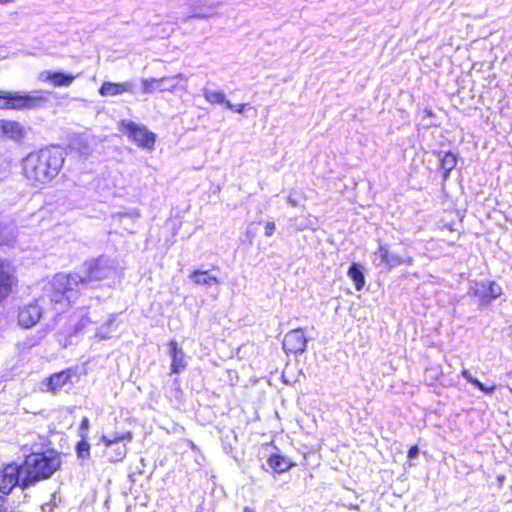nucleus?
<instances>
[{
	"label": "nucleus",
	"mask_w": 512,
	"mask_h": 512,
	"mask_svg": "<svg viewBox=\"0 0 512 512\" xmlns=\"http://www.w3.org/2000/svg\"><path fill=\"white\" fill-rule=\"evenodd\" d=\"M433 154L437 156L439 160V167L442 172V178L444 181H446L450 176V172L454 170L457 165V156L450 151H434Z\"/></svg>",
	"instance_id": "obj_20"
},
{
	"label": "nucleus",
	"mask_w": 512,
	"mask_h": 512,
	"mask_svg": "<svg viewBox=\"0 0 512 512\" xmlns=\"http://www.w3.org/2000/svg\"><path fill=\"white\" fill-rule=\"evenodd\" d=\"M377 254L381 263H383L387 269H392L400 265H411L413 262V258L411 256L401 257L391 254L387 245L380 244Z\"/></svg>",
	"instance_id": "obj_16"
},
{
	"label": "nucleus",
	"mask_w": 512,
	"mask_h": 512,
	"mask_svg": "<svg viewBox=\"0 0 512 512\" xmlns=\"http://www.w3.org/2000/svg\"><path fill=\"white\" fill-rule=\"evenodd\" d=\"M473 386H475L480 391H482V392H484L486 394H492L495 391V389H496L495 385L486 386L482 382H480L479 380L478 381H473Z\"/></svg>",
	"instance_id": "obj_28"
},
{
	"label": "nucleus",
	"mask_w": 512,
	"mask_h": 512,
	"mask_svg": "<svg viewBox=\"0 0 512 512\" xmlns=\"http://www.w3.org/2000/svg\"><path fill=\"white\" fill-rule=\"evenodd\" d=\"M15 241V235L8 226L0 219V247L9 246Z\"/></svg>",
	"instance_id": "obj_26"
},
{
	"label": "nucleus",
	"mask_w": 512,
	"mask_h": 512,
	"mask_svg": "<svg viewBox=\"0 0 512 512\" xmlns=\"http://www.w3.org/2000/svg\"><path fill=\"white\" fill-rule=\"evenodd\" d=\"M247 104L246 103H242V104H239V105H234L233 109H231L232 111L236 112V113H243L245 108H246Z\"/></svg>",
	"instance_id": "obj_34"
},
{
	"label": "nucleus",
	"mask_w": 512,
	"mask_h": 512,
	"mask_svg": "<svg viewBox=\"0 0 512 512\" xmlns=\"http://www.w3.org/2000/svg\"><path fill=\"white\" fill-rule=\"evenodd\" d=\"M347 275L353 281L357 291H361L364 288L366 281L361 265L352 263L348 268Z\"/></svg>",
	"instance_id": "obj_22"
},
{
	"label": "nucleus",
	"mask_w": 512,
	"mask_h": 512,
	"mask_svg": "<svg viewBox=\"0 0 512 512\" xmlns=\"http://www.w3.org/2000/svg\"><path fill=\"white\" fill-rule=\"evenodd\" d=\"M243 511L244 512H256L255 508L249 507V506H245Z\"/></svg>",
	"instance_id": "obj_35"
},
{
	"label": "nucleus",
	"mask_w": 512,
	"mask_h": 512,
	"mask_svg": "<svg viewBox=\"0 0 512 512\" xmlns=\"http://www.w3.org/2000/svg\"><path fill=\"white\" fill-rule=\"evenodd\" d=\"M114 455L109 456V460L111 462H121L127 454V447L126 445L117 446L114 448Z\"/></svg>",
	"instance_id": "obj_27"
},
{
	"label": "nucleus",
	"mask_w": 512,
	"mask_h": 512,
	"mask_svg": "<svg viewBox=\"0 0 512 512\" xmlns=\"http://www.w3.org/2000/svg\"><path fill=\"white\" fill-rule=\"evenodd\" d=\"M7 499L5 498V495H0V512H8L7 506Z\"/></svg>",
	"instance_id": "obj_33"
},
{
	"label": "nucleus",
	"mask_w": 512,
	"mask_h": 512,
	"mask_svg": "<svg viewBox=\"0 0 512 512\" xmlns=\"http://www.w3.org/2000/svg\"><path fill=\"white\" fill-rule=\"evenodd\" d=\"M81 281V276L75 273L56 274L51 284V302L69 305L76 301L84 288Z\"/></svg>",
	"instance_id": "obj_4"
},
{
	"label": "nucleus",
	"mask_w": 512,
	"mask_h": 512,
	"mask_svg": "<svg viewBox=\"0 0 512 512\" xmlns=\"http://www.w3.org/2000/svg\"><path fill=\"white\" fill-rule=\"evenodd\" d=\"M173 78H182V74H177L176 76H164L160 78H146L141 81L142 92L144 94H152L155 91L158 92H170L173 93L177 90V85H171L168 88L162 87L161 84L165 81L171 80Z\"/></svg>",
	"instance_id": "obj_14"
},
{
	"label": "nucleus",
	"mask_w": 512,
	"mask_h": 512,
	"mask_svg": "<svg viewBox=\"0 0 512 512\" xmlns=\"http://www.w3.org/2000/svg\"><path fill=\"white\" fill-rule=\"evenodd\" d=\"M76 375L74 368H67L62 371L53 373L47 380L48 390L52 393H57L64 386L72 382V377Z\"/></svg>",
	"instance_id": "obj_15"
},
{
	"label": "nucleus",
	"mask_w": 512,
	"mask_h": 512,
	"mask_svg": "<svg viewBox=\"0 0 512 512\" xmlns=\"http://www.w3.org/2000/svg\"><path fill=\"white\" fill-rule=\"evenodd\" d=\"M41 318V310L38 304L28 303L19 308L18 324L23 328H30L38 323Z\"/></svg>",
	"instance_id": "obj_13"
},
{
	"label": "nucleus",
	"mask_w": 512,
	"mask_h": 512,
	"mask_svg": "<svg viewBox=\"0 0 512 512\" xmlns=\"http://www.w3.org/2000/svg\"><path fill=\"white\" fill-rule=\"evenodd\" d=\"M134 84L130 81L126 82H110L105 81L100 86L98 92L103 97H114L124 93H132Z\"/></svg>",
	"instance_id": "obj_17"
},
{
	"label": "nucleus",
	"mask_w": 512,
	"mask_h": 512,
	"mask_svg": "<svg viewBox=\"0 0 512 512\" xmlns=\"http://www.w3.org/2000/svg\"><path fill=\"white\" fill-rule=\"evenodd\" d=\"M49 90L22 93L0 90V110L28 111L44 108L49 102Z\"/></svg>",
	"instance_id": "obj_3"
},
{
	"label": "nucleus",
	"mask_w": 512,
	"mask_h": 512,
	"mask_svg": "<svg viewBox=\"0 0 512 512\" xmlns=\"http://www.w3.org/2000/svg\"><path fill=\"white\" fill-rule=\"evenodd\" d=\"M17 285V278L14 275V268L0 258V302L8 297L13 288Z\"/></svg>",
	"instance_id": "obj_10"
},
{
	"label": "nucleus",
	"mask_w": 512,
	"mask_h": 512,
	"mask_svg": "<svg viewBox=\"0 0 512 512\" xmlns=\"http://www.w3.org/2000/svg\"><path fill=\"white\" fill-rule=\"evenodd\" d=\"M204 99L210 104H223L227 109H233L234 105L226 100L222 91L204 90Z\"/></svg>",
	"instance_id": "obj_24"
},
{
	"label": "nucleus",
	"mask_w": 512,
	"mask_h": 512,
	"mask_svg": "<svg viewBox=\"0 0 512 512\" xmlns=\"http://www.w3.org/2000/svg\"><path fill=\"white\" fill-rule=\"evenodd\" d=\"M79 74L65 73L62 71L44 70L39 74V80L53 87H69Z\"/></svg>",
	"instance_id": "obj_12"
},
{
	"label": "nucleus",
	"mask_w": 512,
	"mask_h": 512,
	"mask_svg": "<svg viewBox=\"0 0 512 512\" xmlns=\"http://www.w3.org/2000/svg\"><path fill=\"white\" fill-rule=\"evenodd\" d=\"M24 487H34L41 481L50 479L61 469L62 459L59 452L54 449L33 451L27 454L22 461Z\"/></svg>",
	"instance_id": "obj_2"
},
{
	"label": "nucleus",
	"mask_w": 512,
	"mask_h": 512,
	"mask_svg": "<svg viewBox=\"0 0 512 512\" xmlns=\"http://www.w3.org/2000/svg\"><path fill=\"white\" fill-rule=\"evenodd\" d=\"M85 275L81 276V285H86L93 281H101L108 277V268L100 259H92L84 264Z\"/></svg>",
	"instance_id": "obj_11"
},
{
	"label": "nucleus",
	"mask_w": 512,
	"mask_h": 512,
	"mask_svg": "<svg viewBox=\"0 0 512 512\" xmlns=\"http://www.w3.org/2000/svg\"><path fill=\"white\" fill-rule=\"evenodd\" d=\"M119 130L138 147L149 150L154 148L156 135L149 131L145 125L137 124L131 120H122L119 123Z\"/></svg>",
	"instance_id": "obj_5"
},
{
	"label": "nucleus",
	"mask_w": 512,
	"mask_h": 512,
	"mask_svg": "<svg viewBox=\"0 0 512 512\" xmlns=\"http://www.w3.org/2000/svg\"><path fill=\"white\" fill-rule=\"evenodd\" d=\"M189 277L196 285L211 286L220 283L219 279L211 275L209 270L195 269L190 273Z\"/></svg>",
	"instance_id": "obj_21"
},
{
	"label": "nucleus",
	"mask_w": 512,
	"mask_h": 512,
	"mask_svg": "<svg viewBox=\"0 0 512 512\" xmlns=\"http://www.w3.org/2000/svg\"><path fill=\"white\" fill-rule=\"evenodd\" d=\"M275 229H276V226H275V223L270 221V222H267L266 225L264 226V234L266 237H270L274 234L275 232Z\"/></svg>",
	"instance_id": "obj_30"
},
{
	"label": "nucleus",
	"mask_w": 512,
	"mask_h": 512,
	"mask_svg": "<svg viewBox=\"0 0 512 512\" xmlns=\"http://www.w3.org/2000/svg\"><path fill=\"white\" fill-rule=\"evenodd\" d=\"M24 471L22 464L15 461L4 464L0 468V493L8 496L15 487H20L22 490L29 489L22 485Z\"/></svg>",
	"instance_id": "obj_6"
},
{
	"label": "nucleus",
	"mask_w": 512,
	"mask_h": 512,
	"mask_svg": "<svg viewBox=\"0 0 512 512\" xmlns=\"http://www.w3.org/2000/svg\"><path fill=\"white\" fill-rule=\"evenodd\" d=\"M13 0H0V4H8L11 3Z\"/></svg>",
	"instance_id": "obj_36"
},
{
	"label": "nucleus",
	"mask_w": 512,
	"mask_h": 512,
	"mask_svg": "<svg viewBox=\"0 0 512 512\" xmlns=\"http://www.w3.org/2000/svg\"><path fill=\"white\" fill-rule=\"evenodd\" d=\"M91 445L87 441V435H82L81 440L76 443L75 452L78 459L86 460L91 455Z\"/></svg>",
	"instance_id": "obj_25"
},
{
	"label": "nucleus",
	"mask_w": 512,
	"mask_h": 512,
	"mask_svg": "<svg viewBox=\"0 0 512 512\" xmlns=\"http://www.w3.org/2000/svg\"><path fill=\"white\" fill-rule=\"evenodd\" d=\"M283 350L286 354H300L305 351L307 347V337L301 328H296L288 331L282 342Z\"/></svg>",
	"instance_id": "obj_8"
},
{
	"label": "nucleus",
	"mask_w": 512,
	"mask_h": 512,
	"mask_svg": "<svg viewBox=\"0 0 512 512\" xmlns=\"http://www.w3.org/2000/svg\"><path fill=\"white\" fill-rule=\"evenodd\" d=\"M90 428V421L87 417H83L81 419V422H80V425H79V430L81 432V436L82 435H86V432L88 431V429Z\"/></svg>",
	"instance_id": "obj_29"
},
{
	"label": "nucleus",
	"mask_w": 512,
	"mask_h": 512,
	"mask_svg": "<svg viewBox=\"0 0 512 512\" xmlns=\"http://www.w3.org/2000/svg\"><path fill=\"white\" fill-rule=\"evenodd\" d=\"M133 440V433L130 431H125L122 433H117L113 437H109L106 435H101L99 438V442L102 443L107 449L111 448L115 444L119 442H131Z\"/></svg>",
	"instance_id": "obj_23"
},
{
	"label": "nucleus",
	"mask_w": 512,
	"mask_h": 512,
	"mask_svg": "<svg viewBox=\"0 0 512 512\" xmlns=\"http://www.w3.org/2000/svg\"><path fill=\"white\" fill-rule=\"evenodd\" d=\"M27 131L24 125L11 119H0V138H6L13 142H23Z\"/></svg>",
	"instance_id": "obj_9"
},
{
	"label": "nucleus",
	"mask_w": 512,
	"mask_h": 512,
	"mask_svg": "<svg viewBox=\"0 0 512 512\" xmlns=\"http://www.w3.org/2000/svg\"><path fill=\"white\" fill-rule=\"evenodd\" d=\"M461 375L469 382L473 385V381H478L477 378H474L471 373L469 372V370L467 369H463L461 371Z\"/></svg>",
	"instance_id": "obj_31"
},
{
	"label": "nucleus",
	"mask_w": 512,
	"mask_h": 512,
	"mask_svg": "<svg viewBox=\"0 0 512 512\" xmlns=\"http://www.w3.org/2000/svg\"><path fill=\"white\" fill-rule=\"evenodd\" d=\"M470 296L478 300L480 307L489 306L493 300L499 298L503 294L502 287L494 280L477 281L471 287Z\"/></svg>",
	"instance_id": "obj_7"
},
{
	"label": "nucleus",
	"mask_w": 512,
	"mask_h": 512,
	"mask_svg": "<svg viewBox=\"0 0 512 512\" xmlns=\"http://www.w3.org/2000/svg\"><path fill=\"white\" fill-rule=\"evenodd\" d=\"M418 453H419L418 446L413 445L409 448V450L407 452V457H408V459H413L418 455Z\"/></svg>",
	"instance_id": "obj_32"
},
{
	"label": "nucleus",
	"mask_w": 512,
	"mask_h": 512,
	"mask_svg": "<svg viewBox=\"0 0 512 512\" xmlns=\"http://www.w3.org/2000/svg\"><path fill=\"white\" fill-rule=\"evenodd\" d=\"M64 160L58 147H44L30 152L23 159L22 172L31 185L42 186L59 174Z\"/></svg>",
	"instance_id": "obj_1"
},
{
	"label": "nucleus",
	"mask_w": 512,
	"mask_h": 512,
	"mask_svg": "<svg viewBox=\"0 0 512 512\" xmlns=\"http://www.w3.org/2000/svg\"><path fill=\"white\" fill-rule=\"evenodd\" d=\"M169 355L171 357L170 374H179L187 367L185 359V353L178 346L176 340H170L168 342Z\"/></svg>",
	"instance_id": "obj_18"
},
{
	"label": "nucleus",
	"mask_w": 512,
	"mask_h": 512,
	"mask_svg": "<svg viewBox=\"0 0 512 512\" xmlns=\"http://www.w3.org/2000/svg\"><path fill=\"white\" fill-rule=\"evenodd\" d=\"M267 464L276 474H283L296 466L294 461L279 453L269 454Z\"/></svg>",
	"instance_id": "obj_19"
},
{
	"label": "nucleus",
	"mask_w": 512,
	"mask_h": 512,
	"mask_svg": "<svg viewBox=\"0 0 512 512\" xmlns=\"http://www.w3.org/2000/svg\"><path fill=\"white\" fill-rule=\"evenodd\" d=\"M447 229H449L450 231H453V228L451 227V225H446L445 226Z\"/></svg>",
	"instance_id": "obj_37"
}]
</instances>
